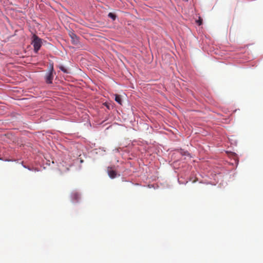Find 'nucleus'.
Returning a JSON list of instances; mask_svg holds the SVG:
<instances>
[{
    "label": "nucleus",
    "mask_w": 263,
    "mask_h": 263,
    "mask_svg": "<svg viewBox=\"0 0 263 263\" xmlns=\"http://www.w3.org/2000/svg\"><path fill=\"white\" fill-rule=\"evenodd\" d=\"M186 154H187V155H189V153H187V152H186L184 155H186Z\"/></svg>",
    "instance_id": "f8f14e48"
},
{
    "label": "nucleus",
    "mask_w": 263,
    "mask_h": 263,
    "mask_svg": "<svg viewBox=\"0 0 263 263\" xmlns=\"http://www.w3.org/2000/svg\"><path fill=\"white\" fill-rule=\"evenodd\" d=\"M69 35L71 39L72 43L75 45H77L79 42V37L77 35L73 32H71Z\"/></svg>",
    "instance_id": "7ed1b4c3"
},
{
    "label": "nucleus",
    "mask_w": 263,
    "mask_h": 263,
    "mask_svg": "<svg viewBox=\"0 0 263 263\" xmlns=\"http://www.w3.org/2000/svg\"><path fill=\"white\" fill-rule=\"evenodd\" d=\"M186 154H187V155H189V153H187V152H186L184 155H186Z\"/></svg>",
    "instance_id": "ddd939ff"
},
{
    "label": "nucleus",
    "mask_w": 263,
    "mask_h": 263,
    "mask_svg": "<svg viewBox=\"0 0 263 263\" xmlns=\"http://www.w3.org/2000/svg\"><path fill=\"white\" fill-rule=\"evenodd\" d=\"M73 197L76 199L78 200L79 198V195L78 193H74L73 194Z\"/></svg>",
    "instance_id": "9d476101"
},
{
    "label": "nucleus",
    "mask_w": 263,
    "mask_h": 263,
    "mask_svg": "<svg viewBox=\"0 0 263 263\" xmlns=\"http://www.w3.org/2000/svg\"><path fill=\"white\" fill-rule=\"evenodd\" d=\"M115 101L118 102L119 104H122L121 97L119 95H115Z\"/></svg>",
    "instance_id": "423d86ee"
},
{
    "label": "nucleus",
    "mask_w": 263,
    "mask_h": 263,
    "mask_svg": "<svg viewBox=\"0 0 263 263\" xmlns=\"http://www.w3.org/2000/svg\"><path fill=\"white\" fill-rule=\"evenodd\" d=\"M53 64H50L49 71L47 73L45 77V81L47 84H51L52 83V80L53 79Z\"/></svg>",
    "instance_id": "f03ea898"
},
{
    "label": "nucleus",
    "mask_w": 263,
    "mask_h": 263,
    "mask_svg": "<svg viewBox=\"0 0 263 263\" xmlns=\"http://www.w3.org/2000/svg\"><path fill=\"white\" fill-rule=\"evenodd\" d=\"M32 44L33 46L35 52L37 53L41 47L42 40L38 36L34 35Z\"/></svg>",
    "instance_id": "f257e3e1"
},
{
    "label": "nucleus",
    "mask_w": 263,
    "mask_h": 263,
    "mask_svg": "<svg viewBox=\"0 0 263 263\" xmlns=\"http://www.w3.org/2000/svg\"><path fill=\"white\" fill-rule=\"evenodd\" d=\"M59 68L63 72L66 73H68V71L67 69L66 68H65L63 66L61 65L60 66H59Z\"/></svg>",
    "instance_id": "0eeeda50"
},
{
    "label": "nucleus",
    "mask_w": 263,
    "mask_h": 263,
    "mask_svg": "<svg viewBox=\"0 0 263 263\" xmlns=\"http://www.w3.org/2000/svg\"><path fill=\"white\" fill-rule=\"evenodd\" d=\"M196 23L198 26L201 25L202 24V18L200 16H199L198 19L196 21Z\"/></svg>",
    "instance_id": "6e6552de"
},
{
    "label": "nucleus",
    "mask_w": 263,
    "mask_h": 263,
    "mask_svg": "<svg viewBox=\"0 0 263 263\" xmlns=\"http://www.w3.org/2000/svg\"><path fill=\"white\" fill-rule=\"evenodd\" d=\"M186 154H187V155H189V153H187V152H186L184 155H186Z\"/></svg>",
    "instance_id": "9b49d317"
},
{
    "label": "nucleus",
    "mask_w": 263,
    "mask_h": 263,
    "mask_svg": "<svg viewBox=\"0 0 263 263\" xmlns=\"http://www.w3.org/2000/svg\"><path fill=\"white\" fill-rule=\"evenodd\" d=\"M108 16L110 18H112L113 20H116V15L115 14H114V13H111V12H110V13L108 14Z\"/></svg>",
    "instance_id": "1a4fd4ad"
},
{
    "label": "nucleus",
    "mask_w": 263,
    "mask_h": 263,
    "mask_svg": "<svg viewBox=\"0 0 263 263\" xmlns=\"http://www.w3.org/2000/svg\"><path fill=\"white\" fill-rule=\"evenodd\" d=\"M231 160L232 159L234 160V161H235V165H236V166H237V165L238 164V158L237 155H236L235 153H233L232 152H231Z\"/></svg>",
    "instance_id": "39448f33"
},
{
    "label": "nucleus",
    "mask_w": 263,
    "mask_h": 263,
    "mask_svg": "<svg viewBox=\"0 0 263 263\" xmlns=\"http://www.w3.org/2000/svg\"><path fill=\"white\" fill-rule=\"evenodd\" d=\"M107 173L109 176L112 179L115 178L117 176L116 172L111 167L107 168Z\"/></svg>",
    "instance_id": "20e7f679"
}]
</instances>
